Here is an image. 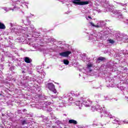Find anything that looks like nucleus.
<instances>
[{
	"instance_id": "obj_31",
	"label": "nucleus",
	"mask_w": 128,
	"mask_h": 128,
	"mask_svg": "<svg viewBox=\"0 0 128 128\" xmlns=\"http://www.w3.org/2000/svg\"><path fill=\"white\" fill-rule=\"evenodd\" d=\"M46 42H48V43L50 42V38H48L46 39Z\"/></svg>"
},
{
	"instance_id": "obj_33",
	"label": "nucleus",
	"mask_w": 128,
	"mask_h": 128,
	"mask_svg": "<svg viewBox=\"0 0 128 128\" xmlns=\"http://www.w3.org/2000/svg\"><path fill=\"white\" fill-rule=\"evenodd\" d=\"M74 96H80V94H78V93L74 94Z\"/></svg>"
},
{
	"instance_id": "obj_9",
	"label": "nucleus",
	"mask_w": 128,
	"mask_h": 128,
	"mask_svg": "<svg viewBox=\"0 0 128 128\" xmlns=\"http://www.w3.org/2000/svg\"><path fill=\"white\" fill-rule=\"evenodd\" d=\"M106 82H107V84H108L110 86H114V80L112 78H106Z\"/></svg>"
},
{
	"instance_id": "obj_22",
	"label": "nucleus",
	"mask_w": 128,
	"mask_h": 128,
	"mask_svg": "<svg viewBox=\"0 0 128 128\" xmlns=\"http://www.w3.org/2000/svg\"><path fill=\"white\" fill-rule=\"evenodd\" d=\"M104 60V57H99L96 61V62H100V60H101V62H102Z\"/></svg>"
},
{
	"instance_id": "obj_4",
	"label": "nucleus",
	"mask_w": 128,
	"mask_h": 128,
	"mask_svg": "<svg viewBox=\"0 0 128 128\" xmlns=\"http://www.w3.org/2000/svg\"><path fill=\"white\" fill-rule=\"evenodd\" d=\"M35 30H36L34 28V26L30 25L28 28H23L22 32V34H26V32H34Z\"/></svg>"
},
{
	"instance_id": "obj_20",
	"label": "nucleus",
	"mask_w": 128,
	"mask_h": 128,
	"mask_svg": "<svg viewBox=\"0 0 128 128\" xmlns=\"http://www.w3.org/2000/svg\"><path fill=\"white\" fill-rule=\"evenodd\" d=\"M36 71L38 72H39V74H42V68H40V66H38L37 68Z\"/></svg>"
},
{
	"instance_id": "obj_1",
	"label": "nucleus",
	"mask_w": 128,
	"mask_h": 128,
	"mask_svg": "<svg viewBox=\"0 0 128 128\" xmlns=\"http://www.w3.org/2000/svg\"><path fill=\"white\" fill-rule=\"evenodd\" d=\"M70 95L68 94H64L62 96V100H60L58 101V104L60 108H64V104L70 102V100H72V98H70Z\"/></svg>"
},
{
	"instance_id": "obj_15",
	"label": "nucleus",
	"mask_w": 128,
	"mask_h": 128,
	"mask_svg": "<svg viewBox=\"0 0 128 128\" xmlns=\"http://www.w3.org/2000/svg\"><path fill=\"white\" fill-rule=\"evenodd\" d=\"M2 9L4 10H5V12H10V10H14V9L12 8H8L6 7H2Z\"/></svg>"
},
{
	"instance_id": "obj_41",
	"label": "nucleus",
	"mask_w": 128,
	"mask_h": 128,
	"mask_svg": "<svg viewBox=\"0 0 128 128\" xmlns=\"http://www.w3.org/2000/svg\"><path fill=\"white\" fill-rule=\"evenodd\" d=\"M54 118H56V117Z\"/></svg>"
},
{
	"instance_id": "obj_24",
	"label": "nucleus",
	"mask_w": 128,
	"mask_h": 128,
	"mask_svg": "<svg viewBox=\"0 0 128 128\" xmlns=\"http://www.w3.org/2000/svg\"><path fill=\"white\" fill-rule=\"evenodd\" d=\"M64 64L68 65V64H70V62H68L67 60H64Z\"/></svg>"
},
{
	"instance_id": "obj_3",
	"label": "nucleus",
	"mask_w": 128,
	"mask_h": 128,
	"mask_svg": "<svg viewBox=\"0 0 128 128\" xmlns=\"http://www.w3.org/2000/svg\"><path fill=\"white\" fill-rule=\"evenodd\" d=\"M90 24L94 26V28H104L106 24V22L104 20L98 21L96 24H94L92 22H90Z\"/></svg>"
},
{
	"instance_id": "obj_42",
	"label": "nucleus",
	"mask_w": 128,
	"mask_h": 128,
	"mask_svg": "<svg viewBox=\"0 0 128 128\" xmlns=\"http://www.w3.org/2000/svg\"><path fill=\"white\" fill-rule=\"evenodd\" d=\"M127 20L128 21V20Z\"/></svg>"
},
{
	"instance_id": "obj_40",
	"label": "nucleus",
	"mask_w": 128,
	"mask_h": 128,
	"mask_svg": "<svg viewBox=\"0 0 128 128\" xmlns=\"http://www.w3.org/2000/svg\"><path fill=\"white\" fill-rule=\"evenodd\" d=\"M26 6L27 7V8H28V6Z\"/></svg>"
},
{
	"instance_id": "obj_35",
	"label": "nucleus",
	"mask_w": 128,
	"mask_h": 128,
	"mask_svg": "<svg viewBox=\"0 0 128 128\" xmlns=\"http://www.w3.org/2000/svg\"><path fill=\"white\" fill-rule=\"evenodd\" d=\"M31 80H32L33 82H36V79Z\"/></svg>"
},
{
	"instance_id": "obj_11",
	"label": "nucleus",
	"mask_w": 128,
	"mask_h": 128,
	"mask_svg": "<svg viewBox=\"0 0 128 128\" xmlns=\"http://www.w3.org/2000/svg\"><path fill=\"white\" fill-rule=\"evenodd\" d=\"M82 104L86 108H88L92 106V102H90V101L84 102Z\"/></svg>"
},
{
	"instance_id": "obj_7",
	"label": "nucleus",
	"mask_w": 128,
	"mask_h": 128,
	"mask_svg": "<svg viewBox=\"0 0 128 128\" xmlns=\"http://www.w3.org/2000/svg\"><path fill=\"white\" fill-rule=\"evenodd\" d=\"M46 87L50 90L54 94H56V90L54 87V85L52 83H48L46 85Z\"/></svg>"
},
{
	"instance_id": "obj_23",
	"label": "nucleus",
	"mask_w": 128,
	"mask_h": 128,
	"mask_svg": "<svg viewBox=\"0 0 128 128\" xmlns=\"http://www.w3.org/2000/svg\"><path fill=\"white\" fill-rule=\"evenodd\" d=\"M90 42H94V41H96V38H94V36H91L90 37Z\"/></svg>"
},
{
	"instance_id": "obj_5",
	"label": "nucleus",
	"mask_w": 128,
	"mask_h": 128,
	"mask_svg": "<svg viewBox=\"0 0 128 128\" xmlns=\"http://www.w3.org/2000/svg\"><path fill=\"white\" fill-rule=\"evenodd\" d=\"M108 8L109 12H110L114 14H118V18H122V14L120 10L112 9L111 7H109Z\"/></svg>"
},
{
	"instance_id": "obj_21",
	"label": "nucleus",
	"mask_w": 128,
	"mask_h": 128,
	"mask_svg": "<svg viewBox=\"0 0 128 128\" xmlns=\"http://www.w3.org/2000/svg\"><path fill=\"white\" fill-rule=\"evenodd\" d=\"M0 28L1 30H4L6 28V26L4 24H2V22H0Z\"/></svg>"
},
{
	"instance_id": "obj_13",
	"label": "nucleus",
	"mask_w": 128,
	"mask_h": 128,
	"mask_svg": "<svg viewBox=\"0 0 128 128\" xmlns=\"http://www.w3.org/2000/svg\"><path fill=\"white\" fill-rule=\"evenodd\" d=\"M84 102H80V101H76L75 104L77 106H80L79 108H80V106H82V104Z\"/></svg>"
},
{
	"instance_id": "obj_36",
	"label": "nucleus",
	"mask_w": 128,
	"mask_h": 128,
	"mask_svg": "<svg viewBox=\"0 0 128 128\" xmlns=\"http://www.w3.org/2000/svg\"><path fill=\"white\" fill-rule=\"evenodd\" d=\"M59 0V2H62L64 1V0Z\"/></svg>"
},
{
	"instance_id": "obj_10",
	"label": "nucleus",
	"mask_w": 128,
	"mask_h": 128,
	"mask_svg": "<svg viewBox=\"0 0 128 128\" xmlns=\"http://www.w3.org/2000/svg\"><path fill=\"white\" fill-rule=\"evenodd\" d=\"M16 4H20V6H22V4H25V6H26V4H28V2H26L24 0H18Z\"/></svg>"
},
{
	"instance_id": "obj_29",
	"label": "nucleus",
	"mask_w": 128,
	"mask_h": 128,
	"mask_svg": "<svg viewBox=\"0 0 128 128\" xmlns=\"http://www.w3.org/2000/svg\"><path fill=\"white\" fill-rule=\"evenodd\" d=\"M108 42H109L110 44H114V42L112 40H109Z\"/></svg>"
},
{
	"instance_id": "obj_16",
	"label": "nucleus",
	"mask_w": 128,
	"mask_h": 128,
	"mask_svg": "<svg viewBox=\"0 0 128 128\" xmlns=\"http://www.w3.org/2000/svg\"><path fill=\"white\" fill-rule=\"evenodd\" d=\"M69 124H78V122L76 120H70L68 121Z\"/></svg>"
},
{
	"instance_id": "obj_12",
	"label": "nucleus",
	"mask_w": 128,
	"mask_h": 128,
	"mask_svg": "<svg viewBox=\"0 0 128 128\" xmlns=\"http://www.w3.org/2000/svg\"><path fill=\"white\" fill-rule=\"evenodd\" d=\"M94 66V65L92 64L91 63H88L87 65V68L88 70V72H91L92 71V68Z\"/></svg>"
},
{
	"instance_id": "obj_19",
	"label": "nucleus",
	"mask_w": 128,
	"mask_h": 128,
	"mask_svg": "<svg viewBox=\"0 0 128 128\" xmlns=\"http://www.w3.org/2000/svg\"><path fill=\"white\" fill-rule=\"evenodd\" d=\"M50 106V104H52V102H47L46 104H42V105L41 106V108H44V106Z\"/></svg>"
},
{
	"instance_id": "obj_18",
	"label": "nucleus",
	"mask_w": 128,
	"mask_h": 128,
	"mask_svg": "<svg viewBox=\"0 0 128 128\" xmlns=\"http://www.w3.org/2000/svg\"><path fill=\"white\" fill-rule=\"evenodd\" d=\"M114 4H120V6H126V4H124L122 3L116 2H114Z\"/></svg>"
},
{
	"instance_id": "obj_30",
	"label": "nucleus",
	"mask_w": 128,
	"mask_h": 128,
	"mask_svg": "<svg viewBox=\"0 0 128 128\" xmlns=\"http://www.w3.org/2000/svg\"><path fill=\"white\" fill-rule=\"evenodd\" d=\"M122 12H126V7L125 6L124 8H123Z\"/></svg>"
},
{
	"instance_id": "obj_26",
	"label": "nucleus",
	"mask_w": 128,
	"mask_h": 128,
	"mask_svg": "<svg viewBox=\"0 0 128 128\" xmlns=\"http://www.w3.org/2000/svg\"><path fill=\"white\" fill-rule=\"evenodd\" d=\"M94 98L96 100H98V98H100V95L98 94H96V95H95Z\"/></svg>"
},
{
	"instance_id": "obj_8",
	"label": "nucleus",
	"mask_w": 128,
	"mask_h": 128,
	"mask_svg": "<svg viewBox=\"0 0 128 128\" xmlns=\"http://www.w3.org/2000/svg\"><path fill=\"white\" fill-rule=\"evenodd\" d=\"M59 54L60 56H62V58H68L70 54H72V52L68 50L62 52H60Z\"/></svg>"
},
{
	"instance_id": "obj_38",
	"label": "nucleus",
	"mask_w": 128,
	"mask_h": 128,
	"mask_svg": "<svg viewBox=\"0 0 128 128\" xmlns=\"http://www.w3.org/2000/svg\"><path fill=\"white\" fill-rule=\"evenodd\" d=\"M104 98L105 100L106 99V96H104Z\"/></svg>"
},
{
	"instance_id": "obj_32",
	"label": "nucleus",
	"mask_w": 128,
	"mask_h": 128,
	"mask_svg": "<svg viewBox=\"0 0 128 128\" xmlns=\"http://www.w3.org/2000/svg\"><path fill=\"white\" fill-rule=\"evenodd\" d=\"M100 2H106V0H98Z\"/></svg>"
},
{
	"instance_id": "obj_39",
	"label": "nucleus",
	"mask_w": 128,
	"mask_h": 128,
	"mask_svg": "<svg viewBox=\"0 0 128 128\" xmlns=\"http://www.w3.org/2000/svg\"><path fill=\"white\" fill-rule=\"evenodd\" d=\"M36 46H33V47L36 48Z\"/></svg>"
},
{
	"instance_id": "obj_37",
	"label": "nucleus",
	"mask_w": 128,
	"mask_h": 128,
	"mask_svg": "<svg viewBox=\"0 0 128 128\" xmlns=\"http://www.w3.org/2000/svg\"><path fill=\"white\" fill-rule=\"evenodd\" d=\"M30 16V18H32V16H34V14H31V16Z\"/></svg>"
},
{
	"instance_id": "obj_14",
	"label": "nucleus",
	"mask_w": 128,
	"mask_h": 128,
	"mask_svg": "<svg viewBox=\"0 0 128 128\" xmlns=\"http://www.w3.org/2000/svg\"><path fill=\"white\" fill-rule=\"evenodd\" d=\"M24 62L27 64H30V62H32V59L28 57H26L24 58Z\"/></svg>"
},
{
	"instance_id": "obj_6",
	"label": "nucleus",
	"mask_w": 128,
	"mask_h": 128,
	"mask_svg": "<svg viewBox=\"0 0 128 128\" xmlns=\"http://www.w3.org/2000/svg\"><path fill=\"white\" fill-rule=\"evenodd\" d=\"M110 120L112 122V124H128L126 121H120L119 118H112L110 116Z\"/></svg>"
},
{
	"instance_id": "obj_25",
	"label": "nucleus",
	"mask_w": 128,
	"mask_h": 128,
	"mask_svg": "<svg viewBox=\"0 0 128 128\" xmlns=\"http://www.w3.org/2000/svg\"><path fill=\"white\" fill-rule=\"evenodd\" d=\"M94 10H96V12H102V10L98 8H95Z\"/></svg>"
},
{
	"instance_id": "obj_17",
	"label": "nucleus",
	"mask_w": 128,
	"mask_h": 128,
	"mask_svg": "<svg viewBox=\"0 0 128 128\" xmlns=\"http://www.w3.org/2000/svg\"><path fill=\"white\" fill-rule=\"evenodd\" d=\"M33 32L34 33L33 34V36H34V38H38L40 33L36 32V30H35V32Z\"/></svg>"
},
{
	"instance_id": "obj_34",
	"label": "nucleus",
	"mask_w": 128,
	"mask_h": 128,
	"mask_svg": "<svg viewBox=\"0 0 128 128\" xmlns=\"http://www.w3.org/2000/svg\"><path fill=\"white\" fill-rule=\"evenodd\" d=\"M88 18H90V20H92V17L90 16H88Z\"/></svg>"
},
{
	"instance_id": "obj_27",
	"label": "nucleus",
	"mask_w": 128,
	"mask_h": 128,
	"mask_svg": "<svg viewBox=\"0 0 128 128\" xmlns=\"http://www.w3.org/2000/svg\"><path fill=\"white\" fill-rule=\"evenodd\" d=\"M49 40H50V42L51 44H52L54 42V39L52 38H49Z\"/></svg>"
},
{
	"instance_id": "obj_2",
	"label": "nucleus",
	"mask_w": 128,
	"mask_h": 128,
	"mask_svg": "<svg viewBox=\"0 0 128 128\" xmlns=\"http://www.w3.org/2000/svg\"><path fill=\"white\" fill-rule=\"evenodd\" d=\"M92 112L102 110L103 112L102 116H108V114H106V109L104 108V106H100L99 105H96L95 106H92Z\"/></svg>"
},
{
	"instance_id": "obj_28",
	"label": "nucleus",
	"mask_w": 128,
	"mask_h": 128,
	"mask_svg": "<svg viewBox=\"0 0 128 128\" xmlns=\"http://www.w3.org/2000/svg\"><path fill=\"white\" fill-rule=\"evenodd\" d=\"M28 122H26V120H24L22 122V124L24 126V124H26Z\"/></svg>"
}]
</instances>
